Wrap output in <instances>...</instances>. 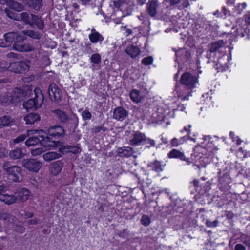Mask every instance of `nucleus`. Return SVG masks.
Returning a JSON list of instances; mask_svg holds the SVG:
<instances>
[{
  "instance_id": "nucleus-55",
  "label": "nucleus",
  "mask_w": 250,
  "mask_h": 250,
  "mask_svg": "<svg viewBox=\"0 0 250 250\" xmlns=\"http://www.w3.org/2000/svg\"><path fill=\"white\" fill-rule=\"evenodd\" d=\"M27 137V135L22 134L17 137L16 139L13 140L14 144H17L23 141Z\"/></svg>"
},
{
  "instance_id": "nucleus-32",
  "label": "nucleus",
  "mask_w": 250,
  "mask_h": 250,
  "mask_svg": "<svg viewBox=\"0 0 250 250\" xmlns=\"http://www.w3.org/2000/svg\"><path fill=\"white\" fill-rule=\"evenodd\" d=\"M31 23L30 25H36L39 29H43L44 28V22L37 16H31Z\"/></svg>"
},
{
  "instance_id": "nucleus-61",
  "label": "nucleus",
  "mask_w": 250,
  "mask_h": 250,
  "mask_svg": "<svg viewBox=\"0 0 250 250\" xmlns=\"http://www.w3.org/2000/svg\"><path fill=\"white\" fill-rule=\"evenodd\" d=\"M7 151L5 148H0V157H3L7 154Z\"/></svg>"
},
{
  "instance_id": "nucleus-48",
  "label": "nucleus",
  "mask_w": 250,
  "mask_h": 250,
  "mask_svg": "<svg viewBox=\"0 0 250 250\" xmlns=\"http://www.w3.org/2000/svg\"><path fill=\"white\" fill-rule=\"evenodd\" d=\"M153 62V58L151 56H149L143 59L142 60V63L145 65H148L151 64Z\"/></svg>"
},
{
  "instance_id": "nucleus-27",
  "label": "nucleus",
  "mask_w": 250,
  "mask_h": 250,
  "mask_svg": "<svg viewBox=\"0 0 250 250\" xmlns=\"http://www.w3.org/2000/svg\"><path fill=\"white\" fill-rule=\"evenodd\" d=\"M23 3L35 10H39L42 6L41 0H22Z\"/></svg>"
},
{
  "instance_id": "nucleus-54",
  "label": "nucleus",
  "mask_w": 250,
  "mask_h": 250,
  "mask_svg": "<svg viewBox=\"0 0 250 250\" xmlns=\"http://www.w3.org/2000/svg\"><path fill=\"white\" fill-rule=\"evenodd\" d=\"M5 11L6 13L7 16L8 17L10 18L11 19H14L15 20H17V19H18V17H17L18 14L17 13H14V12L10 11L9 10L6 9L5 10Z\"/></svg>"
},
{
  "instance_id": "nucleus-37",
  "label": "nucleus",
  "mask_w": 250,
  "mask_h": 250,
  "mask_svg": "<svg viewBox=\"0 0 250 250\" xmlns=\"http://www.w3.org/2000/svg\"><path fill=\"white\" fill-rule=\"evenodd\" d=\"M16 36L15 32H9L4 35V40L6 42L5 45L7 46L9 45L13 41L15 42V39Z\"/></svg>"
},
{
  "instance_id": "nucleus-28",
  "label": "nucleus",
  "mask_w": 250,
  "mask_h": 250,
  "mask_svg": "<svg viewBox=\"0 0 250 250\" xmlns=\"http://www.w3.org/2000/svg\"><path fill=\"white\" fill-rule=\"evenodd\" d=\"M7 5L10 8L17 11H22L24 7L22 4L12 0H6Z\"/></svg>"
},
{
  "instance_id": "nucleus-3",
  "label": "nucleus",
  "mask_w": 250,
  "mask_h": 250,
  "mask_svg": "<svg viewBox=\"0 0 250 250\" xmlns=\"http://www.w3.org/2000/svg\"><path fill=\"white\" fill-rule=\"evenodd\" d=\"M2 168L11 181L14 182H21L22 181L23 175L21 167L18 166H9L8 163L5 162L2 165Z\"/></svg>"
},
{
  "instance_id": "nucleus-52",
  "label": "nucleus",
  "mask_w": 250,
  "mask_h": 250,
  "mask_svg": "<svg viewBox=\"0 0 250 250\" xmlns=\"http://www.w3.org/2000/svg\"><path fill=\"white\" fill-rule=\"evenodd\" d=\"M133 152V150L132 148L130 147H125L122 149V153L123 155L126 157H128L130 156Z\"/></svg>"
},
{
  "instance_id": "nucleus-36",
  "label": "nucleus",
  "mask_w": 250,
  "mask_h": 250,
  "mask_svg": "<svg viewBox=\"0 0 250 250\" xmlns=\"http://www.w3.org/2000/svg\"><path fill=\"white\" fill-rule=\"evenodd\" d=\"M131 99L135 103H138L141 101L143 99L142 95L140 92L137 90H133L130 94Z\"/></svg>"
},
{
  "instance_id": "nucleus-6",
  "label": "nucleus",
  "mask_w": 250,
  "mask_h": 250,
  "mask_svg": "<svg viewBox=\"0 0 250 250\" xmlns=\"http://www.w3.org/2000/svg\"><path fill=\"white\" fill-rule=\"evenodd\" d=\"M191 127L190 125H188L187 126H184L183 129L181 130V133H183L184 131L186 132L187 135L180 137L179 139L173 138V147L177 146L189 140L195 141V139L193 137H195V135L191 132Z\"/></svg>"
},
{
  "instance_id": "nucleus-22",
  "label": "nucleus",
  "mask_w": 250,
  "mask_h": 250,
  "mask_svg": "<svg viewBox=\"0 0 250 250\" xmlns=\"http://www.w3.org/2000/svg\"><path fill=\"white\" fill-rule=\"evenodd\" d=\"M125 52L132 58H134L140 55V49L136 46L130 45L127 46Z\"/></svg>"
},
{
  "instance_id": "nucleus-18",
  "label": "nucleus",
  "mask_w": 250,
  "mask_h": 250,
  "mask_svg": "<svg viewBox=\"0 0 250 250\" xmlns=\"http://www.w3.org/2000/svg\"><path fill=\"white\" fill-rule=\"evenodd\" d=\"M14 194H18V196H17L18 197V200L21 202H24L30 198L31 196V192L27 188H21L18 191L15 192Z\"/></svg>"
},
{
  "instance_id": "nucleus-43",
  "label": "nucleus",
  "mask_w": 250,
  "mask_h": 250,
  "mask_svg": "<svg viewBox=\"0 0 250 250\" xmlns=\"http://www.w3.org/2000/svg\"><path fill=\"white\" fill-rule=\"evenodd\" d=\"M246 7L247 4L245 2L239 3L234 7V12L240 15L241 14L243 10L246 8Z\"/></svg>"
},
{
  "instance_id": "nucleus-34",
  "label": "nucleus",
  "mask_w": 250,
  "mask_h": 250,
  "mask_svg": "<svg viewBox=\"0 0 250 250\" xmlns=\"http://www.w3.org/2000/svg\"><path fill=\"white\" fill-rule=\"evenodd\" d=\"M59 151L62 153L72 152L74 154H77L80 152V149L76 146H64L59 148Z\"/></svg>"
},
{
  "instance_id": "nucleus-1",
  "label": "nucleus",
  "mask_w": 250,
  "mask_h": 250,
  "mask_svg": "<svg viewBox=\"0 0 250 250\" xmlns=\"http://www.w3.org/2000/svg\"><path fill=\"white\" fill-rule=\"evenodd\" d=\"M33 135L29 137L25 142L26 146L29 147L35 146L40 143L42 146L46 148L50 149L58 143L54 140L50 141L49 137L46 136V133L42 130H30L27 131V136Z\"/></svg>"
},
{
  "instance_id": "nucleus-51",
  "label": "nucleus",
  "mask_w": 250,
  "mask_h": 250,
  "mask_svg": "<svg viewBox=\"0 0 250 250\" xmlns=\"http://www.w3.org/2000/svg\"><path fill=\"white\" fill-rule=\"evenodd\" d=\"M141 222L143 225L147 226L150 223V218L147 215H144L142 217Z\"/></svg>"
},
{
  "instance_id": "nucleus-46",
  "label": "nucleus",
  "mask_w": 250,
  "mask_h": 250,
  "mask_svg": "<svg viewBox=\"0 0 250 250\" xmlns=\"http://www.w3.org/2000/svg\"><path fill=\"white\" fill-rule=\"evenodd\" d=\"M175 201L173 205V211L177 212L183 213L185 211V208L182 207L183 204L182 203L181 205L178 206Z\"/></svg>"
},
{
  "instance_id": "nucleus-56",
  "label": "nucleus",
  "mask_w": 250,
  "mask_h": 250,
  "mask_svg": "<svg viewBox=\"0 0 250 250\" xmlns=\"http://www.w3.org/2000/svg\"><path fill=\"white\" fill-rule=\"evenodd\" d=\"M218 222L217 220H215L212 222L208 220L206 222V226L210 228L216 227L218 225Z\"/></svg>"
},
{
  "instance_id": "nucleus-60",
  "label": "nucleus",
  "mask_w": 250,
  "mask_h": 250,
  "mask_svg": "<svg viewBox=\"0 0 250 250\" xmlns=\"http://www.w3.org/2000/svg\"><path fill=\"white\" fill-rule=\"evenodd\" d=\"M246 247L241 244H237L234 248V250H246Z\"/></svg>"
},
{
  "instance_id": "nucleus-49",
  "label": "nucleus",
  "mask_w": 250,
  "mask_h": 250,
  "mask_svg": "<svg viewBox=\"0 0 250 250\" xmlns=\"http://www.w3.org/2000/svg\"><path fill=\"white\" fill-rule=\"evenodd\" d=\"M26 40V37L24 35L21 34H18L16 33V36L15 39L14 43H19Z\"/></svg>"
},
{
  "instance_id": "nucleus-58",
  "label": "nucleus",
  "mask_w": 250,
  "mask_h": 250,
  "mask_svg": "<svg viewBox=\"0 0 250 250\" xmlns=\"http://www.w3.org/2000/svg\"><path fill=\"white\" fill-rule=\"evenodd\" d=\"M243 242L248 247L250 248V236L245 235L242 237Z\"/></svg>"
},
{
  "instance_id": "nucleus-8",
  "label": "nucleus",
  "mask_w": 250,
  "mask_h": 250,
  "mask_svg": "<svg viewBox=\"0 0 250 250\" xmlns=\"http://www.w3.org/2000/svg\"><path fill=\"white\" fill-rule=\"evenodd\" d=\"M173 50L175 51L176 58L175 61L179 65H184L185 63L190 61L191 58L190 51L185 49H181L178 51H176L174 48H173Z\"/></svg>"
},
{
  "instance_id": "nucleus-63",
  "label": "nucleus",
  "mask_w": 250,
  "mask_h": 250,
  "mask_svg": "<svg viewBox=\"0 0 250 250\" xmlns=\"http://www.w3.org/2000/svg\"><path fill=\"white\" fill-rule=\"evenodd\" d=\"M236 0H226V4L229 6H233Z\"/></svg>"
},
{
  "instance_id": "nucleus-9",
  "label": "nucleus",
  "mask_w": 250,
  "mask_h": 250,
  "mask_svg": "<svg viewBox=\"0 0 250 250\" xmlns=\"http://www.w3.org/2000/svg\"><path fill=\"white\" fill-rule=\"evenodd\" d=\"M64 133L63 129L60 126H52L48 130V134H46V136L49 137V140L50 141L54 140L58 144L55 145L54 147L60 146V142L56 140L60 137H62Z\"/></svg>"
},
{
  "instance_id": "nucleus-45",
  "label": "nucleus",
  "mask_w": 250,
  "mask_h": 250,
  "mask_svg": "<svg viewBox=\"0 0 250 250\" xmlns=\"http://www.w3.org/2000/svg\"><path fill=\"white\" fill-rule=\"evenodd\" d=\"M192 226V222L188 217H186L181 223V227L184 229H188Z\"/></svg>"
},
{
  "instance_id": "nucleus-7",
  "label": "nucleus",
  "mask_w": 250,
  "mask_h": 250,
  "mask_svg": "<svg viewBox=\"0 0 250 250\" xmlns=\"http://www.w3.org/2000/svg\"><path fill=\"white\" fill-rule=\"evenodd\" d=\"M23 167L30 172L37 173L39 171L42 165L41 162L35 159H26L22 161Z\"/></svg>"
},
{
  "instance_id": "nucleus-39",
  "label": "nucleus",
  "mask_w": 250,
  "mask_h": 250,
  "mask_svg": "<svg viewBox=\"0 0 250 250\" xmlns=\"http://www.w3.org/2000/svg\"><path fill=\"white\" fill-rule=\"evenodd\" d=\"M0 219L5 221L6 223H11L14 222L15 218L7 213H3L0 215Z\"/></svg>"
},
{
  "instance_id": "nucleus-38",
  "label": "nucleus",
  "mask_w": 250,
  "mask_h": 250,
  "mask_svg": "<svg viewBox=\"0 0 250 250\" xmlns=\"http://www.w3.org/2000/svg\"><path fill=\"white\" fill-rule=\"evenodd\" d=\"M23 34L35 39H39L41 37V35L39 32L33 30H24Z\"/></svg>"
},
{
  "instance_id": "nucleus-4",
  "label": "nucleus",
  "mask_w": 250,
  "mask_h": 250,
  "mask_svg": "<svg viewBox=\"0 0 250 250\" xmlns=\"http://www.w3.org/2000/svg\"><path fill=\"white\" fill-rule=\"evenodd\" d=\"M34 97L25 102L23 106L26 110L37 109L40 108L43 102V95L39 88H36L34 91Z\"/></svg>"
},
{
  "instance_id": "nucleus-33",
  "label": "nucleus",
  "mask_w": 250,
  "mask_h": 250,
  "mask_svg": "<svg viewBox=\"0 0 250 250\" xmlns=\"http://www.w3.org/2000/svg\"><path fill=\"white\" fill-rule=\"evenodd\" d=\"M31 23L30 25H36L39 29H43L44 28V22L37 16H31Z\"/></svg>"
},
{
  "instance_id": "nucleus-15",
  "label": "nucleus",
  "mask_w": 250,
  "mask_h": 250,
  "mask_svg": "<svg viewBox=\"0 0 250 250\" xmlns=\"http://www.w3.org/2000/svg\"><path fill=\"white\" fill-rule=\"evenodd\" d=\"M49 95L52 100L58 101L61 97V90L54 83L50 85L48 91Z\"/></svg>"
},
{
  "instance_id": "nucleus-11",
  "label": "nucleus",
  "mask_w": 250,
  "mask_h": 250,
  "mask_svg": "<svg viewBox=\"0 0 250 250\" xmlns=\"http://www.w3.org/2000/svg\"><path fill=\"white\" fill-rule=\"evenodd\" d=\"M232 49V48H229L230 55L231 49ZM229 58L231 59V56L229 58L228 56L224 55L218 59L217 63L215 65V68L217 70L218 72H223L229 69L228 62H229Z\"/></svg>"
},
{
  "instance_id": "nucleus-44",
  "label": "nucleus",
  "mask_w": 250,
  "mask_h": 250,
  "mask_svg": "<svg viewBox=\"0 0 250 250\" xmlns=\"http://www.w3.org/2000/svg\"><path fill=\"white\" fill-rule=\"evenodd\" d=\"M90 60L94 64H99L101 62V56L98 53H95L91 56Z\"/></svg>"
},
{
  "instance_id": "nucleus-10",
  "label": "nucleus",
  "mask_w": 250,
  "mask_h": 250,
  "mask_svg": "<svg viewBox=\"0 0 250 250\" xmlns=\"http://www.w3.org/2000/svg\"><path fill=\"white\" fill-rule=\"evenodd\" d=\"M6 188L4 185H0V201L8 205L13 204L18 200V197L16 194L5 193Z\"/></svg>"
},
{
  "instance_id": "nucleus-21",
  "label": "nucleus",
  "mask_w": 250,
  "mask_h": 250,
  "mask_svg": "<svg viewBox=\"0 0 250 250\" xmlns=\"http://www.w3.org/2000/svg\"><path fill=\"white\" fill-rule=\"evenodd\" d=\"M221 171L218 172V182L221 186L225 187L230 183L231 179L229 174L228 172H226L221 175Z\"/></svg>"
},
{
  "instance_id": "nucleus-24",
  "label": "nucleus",
  "mask_w": 250,
  "mask_h": 250,
  "mask_svg": "<svg viewBox=\"0 0 250 250\" xmlns=\"http://www.w3.org/2000/svg\"><path fill=\"white\" fill-rule=\"evenodd\" d=\"M146 6L148 14L151 17L155 16L157 13V2L154 0H152L147 3Z\"/></svg>"
},
{
  "instance_id": "nucleus-57",
  "label": "nucleus",
  "mask_w": 250,
  "mask_h": 250,
  "mask_svg": "<svg viewBox=\"0 0 250 250\" xmlns=\"http://www.w3.org/2000/svg\"><path fill=\"white\" fill-rule=\"evenodd\" d=\"M9 66V63L2 62H0V72H3L7 68H8Z\"/></svg>"
},
{
  "instance_id": "nucleus-30",
  "label": "nucleus",
  "mask_w": 250,
  "mask_h": 250,
  "mask_svg": "<svg viewBox=\"0 0 250 250\" xmlns=\"http://www.w3.org/2000/svg\"><path fill=\"white\" fill-rule=\"evenodd\" d=\"M31 16H34L32 14H28L26 12H23L21 14H18L17 15V21H23L25 24H29L30 23H31Z\"/></svg>"
},
{
  "instance_id": "nucleus-14",
  "label": "nucleus",
  "mask_w": 250,
  "mask_h": 250,
  "mask_svg": "<svg viewBox=\"0 0 250 250\" xmlns=\"http://www.w3.org/2000/svg\"><path fill=\"white\" fill-rule=\"evenodd\" d=\"M193 185L196 190L198 191L200 194L202 195H207L211 189L210 184L208 182H205L199 185V182L197 180L193 181Z\"/></svg>"
},
{
  "instance_id": "nucleus-40",
  "label": "nucleus",
  "mask_w": 250,
  "mask_h": 250,
  "mask_svg": "<svg viewBox=\"0 0 250 250\" xmlns=\"http://www.w3.org/2000/svg\"><path fill=\"white\" fill-rule=\"evenodd\" d=\"M213 153L212 152H210L208 156L207 154H205L203 157H201V161L204 163L205 166L209 164L213 161Z\"/></svg>"
},
{
  "instance_id": "nucleus-12",
  "label": "nucleus",
  "mask_w": 250,
  "mask_h": 250,
  "mask_svg": "<svg viewBox=\"0 0 250 250\" xmlns=\"http://www.w3.org/2000/svg\"><path fill=\"white\" fill-rule=\"evenodd\" d=\"M53 113L54 115L62 122H66L70 119L73 121L74 124H78V118L75 114H72L70 117H68L64 111L60 109L54 110Z\"/></svg>"
},
{
  "instance_id": "nucleus-20",
  "label": "nucleus",
  "mask_w": 250,
  "mask_h": 250,
  "mask_svg": "<svg viewBox=\"0 0 250 250\" xmlns=\"http://www.w3.org/2000/svg\"><path fill=\"white\" fill-rule=\"evenodd\" d=\"M88 37L90 41L92 43H96L98 42H101L104 39L103 35L94 28L91 30V33L89 34Z\"/></svg>"
},
{
  "instance_id": "nucleus-26",
  "label": "nucleus",
  "mask_w": 250,
  "mask_h": 250,
  "mask_svg": "<svg viewBox=\"0 0 250 250\" xmlns=\"http://www.w3.org/2000/svg\"><path fill=\"white\" fill-rule=\"evenodd\" d=\"M24 120L27 124H33L36 122L40 121V117L39 114L32 113L25 116Z\"/></svg>"
},
{
  "instance_id": "nucleus-29",
  "label": "nucleus",
  "mask_w": 250,
  "mask_h": 250,
  "mask_svg": "<svg viewBox=\"0 0 250 250\" xmlns=\"http://www.w3.org/2000/svg\"><path fill=\"white\" fill-rule=\"evenodd\" d=\"M225 44L223 40H220L211 42L209 46V51L211 53L217 52L220 48Z\"/></svg>"
},
{
  "instance_id": "nucleus-16",
  "label": "nucleus",
  "mask_w": 250,
  "mask_h": 250,
  "mask_svg": "<svg viewBox=\"0 0 250 250\" xmlns=\"http://www.w3.org/2000/svg\"><path fill=\"white\" fill-rule=\"evenodd\" d=\"M127 112L121 107L115 108L113 112V118L120 121H123L127 116Z\"/></svg>"
},
{
  "instance_id": "nucleus-41",
  "label": "nucleus",
  "mask_w": 250,
  "mask_h": 250,
  "mask_svg": "<svg viewBox=\"0 0 250 250\" xmlns=\"http://www.w3.org/2000/svg\"><path fill=\"white\" fill-rule=\"evenodd\" d=\"M173 158L178 159L181 161H187L184 153L176 149H173Z\"/></svg>"
},
{
  "instance_id": "nucleus-5",
  "label": "nucleus",
  "mask_w": 250,
  "mask_h": 250,
  "mask_svg": "<svg viewBox=\"0 0 250 250\" xmlns=\"http://www.w3.org/2000/svg\"><path fill=\"white\" fill-rule=\"evenodd\" d=\"M198 82V77L190 72H185L180 78V83L185 85L186 89L191 90L195 87Z\"/></svg>"
},
{
  "instance_id": "nucleus-2",
  "label": "nucleus",
  "mask_w": 250,
  "mask_h": 250,
  "mask_svg": "<svg viewBox=\"0 0 250 250\" xmlns=\"http://www.w3.org/2000/svg\"><path fill=\"white\" fill-rule=\"evenodd\" d=\"M24 96V92L18 88L11 91L3 92L0 94V104L2 106L15 105L20 102Z\"/></svg>"
},
{
  "instance_id": "nucleus-25",
  "label": "nucleus",
  "mask_w": 250,
  "mask_h": 250,
  "mask_svg": "<svg viewBox=\"0 0 250 250\" xmlns=\"http://www.w3.org/2000/svg\"><path fill=\"white\" fill-rule=\"evenodd\" d=\"M145 138L144 134L137 132L134 134L133 138L130 140V144L132 145H138L145 140Z\"/></svg>"
},
{
  "instance_id": "nucleus-31",
  "label": "nucleus",
  "mask_w": 250,
  "mask_h": 250,
  "mask_svg": "<svg viewBox=\"0 0 250 250\" xmlns=\"http://www.w3.org/2000/svg\"><path fill=\"white\" fill-rule=\"evenodd\" d=\"M25 155L21 148H16L11 150L9 153V156L13 159H18L23 157Z\"/></svg>"
},
{
  "instance_id": "nucleus-42",
  "label": "nucleus",
  "mask_w": 250,
  "mask_h": 250,
  "mask_svg": "<svg viewBox=\"0 0 250 250\" xmlns=\"http://www.w3.org/2000/svg\"><path fill=\"white\" fill-rule=\"evenodd\" d=\"M149 166L153 170L156 172H159L163 170L162 165L158 161H155L154 163L150 165Z\"/></svg>"
},
{
  "instance_id": "nucleus-64",
  "label": "nucleus",
  "mask_w": 250,
  "mask_h": 250,
  "mask_svg": "<svg viewBox=\"0 0 250 250\" xmlns=\"http://www.w3.org/2000/svg\"><path fill=\"white\" fill-rule=\"evenodd\" d=\"M15 230L19 232L20 233H23V232H24V228L22 226H19L16 227Z\"/></svg>"
},
{
  "instance_id": "nucleus-50",
  "label": "nucleus",
  "mask_w": 250,
  "mask_h": 250,
  "mask_svg": "<svg viewBox=\"0 0 250 250\" xmlns=\"http://www.w3.org/2000/svg\"><path fill=\"white\" fill-rule=\"evenodd\" d=\"M82 116L83 120H89L91 118V114L88 110H85L82 112Z\"/></svg>"
},
{
  "instance_id": "nucleus-35",
  "label": "nucleus",
  "mask_w": 250,
  "mask_h": 250,
  "mask_svg": "<svg viewBox=\"0 0 250 250\" xmlns=\"http://www.w3.org/2000/svg\"><path fill=\"white\" fill-rule=\"evenodd\" d=\"M61 156V154L55 152H49L43 155V158L45 161H50L58 159Z\"/></svg>"
},
{
  "instance_id": "nucleus-47",
  "label": "nucleus",
  "mask_w": 250,
  "mask_h": 250,
  "mask_svg": "<svg viewBox=\"0 0 250 250\" xmlns=\"http://www.w3.org/2000/svg\"><path fill=\"white\" fill-rule=\"evenodd\" d=\"M44 149L42 147L34 149H32L31 151V153L32 156H36L37 155H40L42 152L45 151L46 149V148L44 147Z\"/></svg>"
},
{
  "instance_id": "nucleus-23",
  "label": "nucleus",
  "mask_w": 250,
  "mask_h": 250,
  "mask_svg": "<svg viewBox=\"0 0 250 250\" xmlns=\"http://www.w3.org/2000/svg\"><path fill=\"white\" fill-rule=\"evenodd\" d=\"M15 120L9 116H3L0 117V128L13 125Z\"/></svg>"
},
{
  "instance_id": "nucleus-13",
  "label": "nucleus",
  "mask_w": 250,
  "mask_h": 250,
  "mask_svg": "<svg viewBox=\"0 0 250 250\" xmlns=\"http://www.w3.org/2000/svg\"><path fill=\"white\" fill-rule=\"evenodd\" d=\"M8 68L15 73H24L29 69V66L25 62H19L10 63Z\"/></svg>"
},
{
  "instance_id": "nucleus-19",
  "label": "nucleus",
  "mask_w": 250,
  "mask_h": 250,
  "mask_svg": "<svg viewBox=\"0 0 250 250\" xmlns=\"http://www.w3.org/2000/svg\"><path fill=\"white\" fill-rule=\"evenodd\" d=\"M13 47L16 51L23 52H31L35 49V47L29 43H14Z\"/></svg>"
},
{
  "instance_id": "nucleus-53",
  "label": "nucleus",
  "mask_w": 250,
  "mask_h": 250,
  "mask_svg": "<svg viewBox=\"0 0 250 250\" xmlns=\"http://www.w3.org/2000/svg\"><path fill=\"white\" fill-rule=\"evenodd\" d=\"M244 21L246 25L250 27V12H247L243 17Z\"/></svg>"
},
{
  "instance_id": "nucleus-17",
  "label": "nucleus",
  "mask_w": 250,
  "mask_h": 250,
  "mask_svg": "<svg viewBox=\"0 0 250 250\" xmlns=\"http://www.w3.org/2000/svg\"><path fill=\"white\" fill-rule=\"evenodd\" d=\"M62 167V163L60 161H57L50 164L49 167V172L52 175H57L61 172Z\"/></svg>"
},
{
  "instance_id": "nucleus-59",
  "label": "nucleus",
  "mask_w": 250,
  "mask_h": 250,
  "mask_svg": "<svg viewBox=\"0 0 250 250\" xmlns=\"http://www.w3.org/2000/svg\"><path fill=\"white\" fill-rule=\"evenodd\" d=\"M222 12L224 14L225 17L229 16L231 15L230 11L228 10L225 6L222 7Z\"/></svg>"
},
{
  "instance_id": "nucleus-62",
  "label": "nucleus",
  "mask_w": 250,
  "mask_h": 250,
  "mask_svg": "<svg viewBox=\"0 0 250 250\" xmlns=\"http://www.w3.org/2000/svg\"><path fill=\"white\" fill-rule=\"evenodd\" d=\"M122 30H125V35L126 36L131 35L132 34V31L130 29H126L125 26H122Z\"/></svg>"
}]
</instances>
